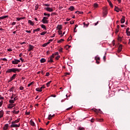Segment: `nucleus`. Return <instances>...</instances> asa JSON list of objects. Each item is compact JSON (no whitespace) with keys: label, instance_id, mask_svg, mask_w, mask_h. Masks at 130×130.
<instances>
[{"label":"nucleus","instance_id":"f257e3e1","mask_svg":"<svg viewBox=\"0 0 130 130\" xmlns=\"http://www.w3.org/2000/svg\"><path fill=\"white\" fill-rule=\"evenodd\" d=\"M20 124H16L14 122H12V125H11V127H20Z\"/></svg>","mask_w":130,"mask_h":130},{"label":"nucleus","instance_id":"f03ea898","mask_svg":"<svg viewBox=\"0 0 130 130\" xmlns=\"http://www.w3.org/2000/svg\"><path fill=\"white\" fill-rule=\"evenodd\" d=\"M16 76H17V74H14L11 78H10V80H9V83L10 82H12L13 80H15V78H16Z\"/></svg>","mask_w":130,"mask_h":130},{"label":"nucleus","instance_id":"7ed1b4c3","mask_svg":"<svg viewBox=\"0 0 130 130\" xmlns=\"http://www.w3.org/2000/svg\"><path fill=\"white\" fill-rule=\"evenodd\" d=\"M21 70L18 69L17 68H12L13 73H17V72H20Z\"/></svg>","mask_w":130,"mask_h":130},{"label":"nucleus","instance_id":"20e7f679","mask_svg":"<svg viewBox=\"0 0 130 130\" xmlns=\"http://www.w3.org/2000/svg\"><path fill=\"white\" fill-rule=\"evenodd\" d=\"M45 10H46L47 12H53V9L50 7L46 8Z\"/></svg>","mask_w":130,"mask_h":130},{"label":"nucleus","instance_id":"39448f33","mask_svg":"<svg viewBox=\"0 0 130 130\" xmlns=\"http://www.w3.org/2000/svg\"><path fill=\"white\" fill-rule=\"evenodd\" d=\"M34 48V46H33L32 45H29L28 51H31V50H33Z\"/></svg>","mask_w":130,"mask_h":130},{"label":"nucleus","instance_id":"423d86ee","mask_svg":"<svg viewBox=\"0 0 130 130\" xmlns=\"http://www.w3.org/2000/svg\"><path fill=\"white\" fill-rule=\"evenodd\" d=\"M41 22H42V23H43V24H48V20H46L45 19H42L41 20Z\"/></svg>","mask_w":130,"mask_h":130},{"label":"nucleus","instance_id":"0eeeda50","mask_svg":"<svg viewBox=\"0 0 130 130\" xmlns=\"http://www.w3.org/2000/svg\"><path fill=\"white\" fill-rule=\"evenodd\" d=\"M125 18V17H124V16H122V18L121 19V24H123V23H124V22H125V20L124 19Z\"/></svg>","mask_w":130,"mask_h":130},{"label":"nucleus","instance_id":"6e6552de","mask_svg":"<svg viewBox=\"0 0 130 130\" xmlns=\"http://www.w3.org/2000/svg\"><path fill=\"white\" fill-rule=\"evenodd\" d=\"M4 116V110H1L0 111V118H2Z\"/></svg>","mask_w":130,"mask_h":130},{"label":"nucleus","instance_id":"1a4fd4ad","mask_svg":"<svg viewBox=\"0 0 130 130\" xmlns=\"http://www.w3.org/2000/svg\"><path fill=\"white\" fill-rule=\"evenodd\" d=\"M55 114H53V115H51V114H50L49 115V116H48V119L49 120H50V119H52V117H54V116H55Z\"/></svg>","mask_w":130,"mask_h":130},{"label":"nucleus","instance_id":"9d476101","mask_svg":"<svg viewBox=\"0 0 130 130\" xmlns=\"http://www.w3.org/2000/svg\"><path fill=\"white\" fill-rule=\"evenodd\" d=\"M28 24H30V25H31V26H34V22H32V20H29L28 21Z\"/></svg>","mask_w":130,"mask_h":130},{"label":"nucleus","instance_id":"9b49d317","mask_svg":"<svg viewBox=\"0 0 130 130\" xmlns=\"http://www.w3.org/2000/svg\"><path fill=\"white\" fill-rule=\"evenodd\" d=\"M122 49V45H120L118 47V52H120Z\"/></svg>","mask_w":130,"mask_h":130},{"label":"nucleus","instance_id":"f8f14e48","mask_svg":"<svg viewBox=\"0 0 130 130\" xmlns=\"http://www.w3.org/2000/svg\"><path fill=\"white\" fill-rule=\"evenodd\" d=\"M36 91H37V92H42V88L40 87V88H37L36 89Z\"/></svg>","mask_w":130,"mask_h":130},{"label":"nucleus","instance_id":"ddd939ff","mask_svg":"<svg viewBox=\"0 0 130 130\" xmlns=\"http://www.w3.org/2000/svg\"><path fill=\"white\" fill-rule=\"evenodd\" d=\"M68 10L73 11H74V10H75V7H74V6H71L70 8H68Z\"/></svg>","mask_w":130,"mask_h":130},{"label":"nucleus","instance_id":"4468645a","mask_svg":"<svg viewBox=\"0 0 130 130\" xmlns=\"http://www.w3.org/2000/svg\"><path fill=\"white\" fill-rule=\"evenodd\" d=\"M9 127V124H6L4 127L3 129L4 130H7L8 129V127Z\"/></svg>","mask_w":130,"mask_h":130},{"label":"nucleus","instance_id":"2eb2a0df","mask_svg":"<svg viewBox=\"0 0 130 130\" xmlns=\"http://www.w3.org/2000/svg\"><path fill=\"white\" fill-rule=\"evenodd\" d=\"M8 17H9V16L8 15H6L4 16H2L0 17V20H4V19H6V18H8Z\"/></svg>","mask_w":130,"mask_h":130},{"label":"nucleus","instance_id":"dca6fc26","mask_svg":"<svg viewBox=\"0 0 130 130\" xmlns=\"http://www.w3.org/2000/svg\"><path fill=\"white\" fill-rule=\"evenodd\" d=\"M40 61L41 63H43L44 62H45L46 61V59L45 58H42L41 60Z\"/></svg>","mask_w":130,"mask_h":130},{"label":"nucleus","instance_id":"f3484780","mask_svg":"<svg viewBox=\"0 0 130 130\" xmlns=\"http://www.w3.org/2000/svg\"><path fill=\"white\" fill-rule=\"evenodd\" d=\"M13 107H14V106H13V104H9L8 106V108H9L10 109L13 108Z\"/></svg>","mask_w":130,"mask_h":130},{"label":"nucleus","instance_id":"a211bd4d","mask_svg":"<svg viewBox=\"0 0 130 130\" xmlns=\"http://www.w3.org/2000/svg\"><path fill=\"white\" fill-rule=\"evenodd\" d=\"M17 59H14V61H12V63L13 64H18V62H17Z\"/></svg>","mask_w":130,"mask_h":130},{"label":"nucleus","instance_id":"6ab92c4d","mask_svg":"<svg viewBox=\"0 0 130 130\" xmlns=\"http://www.w3.org/2000/svg\"><path fill=\"white\" fill-rule=\"evenodd\" d=\"M48 62H53V60L52 59V58H49L48 60Z\"/></svg>","mask_w":130,"mask_h":130},{"label":"nucleus","instance_id":"aec40b11","mask_svg":"<svg viewBox=\"0 0 130 130\" xmlns=\"http://www.w3.org/2000/svg\"><path fill=\"white\" fill-rule=\"evenodd\" d=\"M62 28V27H61V25H59L57 26V29H58L59 30H61Z\"/></svg>","mask_w":130,"mask_h":130},{"label":"nucleus","instance_id":"412c9836","mask_svg":"<svg viewBox=\"0 0 130 130\" xmlns=\"http://www.w3.org/2000/svg\"><path fill=\"white\" fill-rule=\"evenodd\" d=\"M107 10H105L103 13V17H106V16H107Z\"/></svg>","mask_w":130,"mask_h":130},{"label":"nucleus","instance_id":"4be33fe9","mask_svg":"<svg viewBox=\"0 0 130 130\" xmlns=\"http://www.w3.org/2000/svg\"><path fill=\"white\" fill-rule=\"evenodd\" d=\"M19 113H20V111L14 110L13 111V113H14L15 114H18Z\"/></svg>","mask_w":130,"mask_h":130},{"label":"nucleus","instance_id":"5701e85b","mask_svg":"<svg viewBox=\"0 0 130 130\" xmlns=\"http://www.w3.org/2000/svg\"><path fill=\"white\" fill-rule=\"evenodd\" d=\"M41 28H42L43 29H45V30H46V26H45V25H44V24H41Z\"/></svg>","mask_w":130,"mask_h":130},{"label":"nucleus","instance_id":"b1692460","mask_svg":"<svg viewBox=\"0 0 130 130\" xmlns=\"http://www.w3.org/2000/svg\"><path fill=\"white\" fill-rule=\"evenodd\" d=\"M12 72H13V69H8L6 71V73H12Z\"/></svg>","mask_w":130,"mask_h":130},{"label":"nucleus","instance_id":"393cba45","mask_svg":"<svg viewBox=\"0 0 130 130\" xmlns=\"http://www.w3.org/2000/svg\"><path fill=\"white\" fill-rule=\"evenodd\" d=\"M19 121H20V118L17 119V120H16L14 121H12V122H14V123H18V122H19Z\"/></svg>","mask_w":130,"mask_h":130},{"label":"nucleus","instance_id":"a878e982","mask_svg":"<svg viewBox=\"0 0 130 130\" xmlns=\"http://www.w3.org/2000/svg\"><path fill=\"white\" fill-rule=\"evenodd\" d=\"M30 124L31 125H32V126H35V123H34V121H33L32 120H30Z\"/></svg>","mask_w":130,"mask_h":130},{"label":"nucleus","instance_id":"bb28decb","mask_svg":"<svg viewBox=\"0 0 130 130\" xmlns=\"http://www.w3.org/2000/svg\"><path fill=\"white\" fill-rule=\"evenodd\" d=\"M9 103H11V104H13V103H15V101L14 100H10Z\"/></svg>","mask_w":130,"mask_h":130},{"label":"nucleus","instance_id":"cd10ccee","mask_svg":"<svg viewBox=\"0 0 130 130\" xmlns=\"http://www.w3.org/2000/svg\"><path fill=\"white\" fill-rule=\"evenodd\" d=\"M44 16H47V17H50V14H47L46 13H44Z\"/></svg>","mask_w":130,"mask_h":130},{"label":"nucleus","instance_id":"c85d7f7f","mask_svg":"<svg viewBox=\"0 0 130 130\" xmlns=\"http://www.w3.org/2000/svg\"><path fill=\"white\" fill-rule=\"evenodd\" d=\"M47 33V31H43L40 34V35H45Z\"/></svg>","mask_w":130,"mask_h":130},{"label":"nucleus","instance_id":"c756f323","mask_svg":"<svg viewBox=\"0 0 130 130\" xmlns=\"http://www.w3.org/2000/svg\"><path fill=\"white\" fill-rule=\"evenodd\" d=\"M95 60H100V57L99 56H95Z\"/></svg>","mask_w":130,"mask_h":130},{"label":"nucleus","instance_id":"7c9ffc66","mask_svg":"<svg viewBox=\"0 0 130 130\" xmlns=\"http://www.w3.org/2000/svg\"><path fill=\"white\" fill-rule=\"evenodd\" d=\"M114 10L115 11V12H117V13H118L120 11V9L118 8L117 9H115Z\"/></svg>","mask_w":130,"mask_h":130},{"label":"nucleus","instance_id":"2f4dec72","mask_svg":"<svg viewBox=\"0 0 130 130\" xmlns=\"http://www.w3.org/2000/svg\"><path fill=\"white\" fill-rule=\"evenodd\" d=\"M62 41H64V40L61 39L60 40L58 41V43H61V42H62Z\"/></svg>","mask_w":130,"mask_h":130},{"label":"nucleus","instance_id":"473e14b6","mask_svg":"<svg viewBox=\"0 0 130 130\" xmlns=\"http://www.w3.org/2000/svg\"><path fill=\"white\" fill-rule=\"evenodd\" d=\"M51 81H50L49 82H48L47 84H46V86H47V87H49V86H50V83H51Z\"/></svg>","mask_w":130,"mask_h":130},{"label":"nucleus","instance_id":"72a5a7b5","mask_svg":"<svg viewBox=\"0 0 130 130\" xmlns=\"http://www.w3.org/2000/svg\"><path fill=\"white\" fill-rule=\"evenodd\" d=\"M94 8H95V9H96V8H98V4L97 3H95L94 5Z\"/></svg>","mask_w":130,"mask_h":130},{"label":"nucleus","instance_id":"f704fd0d","mask_svg":"<svg viewBox=\"0 0 130 130\" xmlns=\"http://www.w3.org/2000/svg\"><path fill=\"white\" fill-rule=\"evenodd\" d=\"M33 84H34V82H31L30 83L28 84L27 87H30V86H31Z\"/></svg>","mask_w":130,"mask_h":130},{"label":"nucleus","instance_id":"c9c22d12","mask_svg":"<svg viewBox=\"0 0 130 130\" xmlns=\"http://www.w3.org/2000/svg\"><path fill=\"white\" fill-rule=\"evenodd\" d=\"M53 40H52V39H50V40H48V42L47 43V44H49L50 43V42H52Z\"/></svg>","mask_w":130,"mask_h":130},{"label":"nucleus","instance_id":"e433bc0d","mask_svg":"<svg viewBox=\"0 0 130 130\" xmlns=\"http://www.w3.org/2000/svg\"><path fill=\"white\" fill-rule=\"evenodd\" d=\"M48 18H49V17H44L43 18V20H48Z\"/></svg>","mask_w":130,"mask_h":130},{"label":"nucleus","instance_id":"4c0bfd02","mask_svg":"<svg viewBox=\"0 0 130 130\" xmlns=\"http://www.w3.org/2000/svg\"><path fill=\"white\" fill-rule=\"evenodd\" d=\"M48 45V44H47V43H46L43 44L42 46H43V47H46V46H47Z\"/></svg>","mask_w":130,"mask_h":130},{"label":"nucleus","instance_id":"58836bf2","mask_svg":"<svg viewBox=\"0 0 130 130\" xmlns=\"http://www.w3.org/2000/svg\"><path fill=\"white\" fill-rule=\"evenodd\" d=\"M58 33L59 35H61L62 34V31L58 30Z\"/></svg>","mask_w":130,"mask_h":130},{"label":"nucleus","instance_id":"ea45409f","mask_svg":"<svg viewBox=\"0 0 130 130\" xmlns=\"http://www.w3.org/2000/svg\"><path fill=\"white\" fill-rule=\"evenodd\" d=\"M83 25H84V27H88V24H86V23H85V22H83Z\"/></svg>","mask_w":130,"mask_h":130},{"label":"nucleus","instance_id":"a19ab883","mask_svg":"<svg viewBox=\"0 0 130 130\" xmlns=\"http://www.w3.org/2000/svg\"><path fill=\"white\" fill-rule=\"evenodd\" d=\"M77 27H78V25L77 24L75 25V27L74 30V31L75 33H76V32H77V31H76V29L77 28Z\"/></svg>","mask_w":130,"mask_h":130},{"label":"nucleus","instance_id":"79ce46f5","mask_svg":"<svg viewBox=\"0 0 130 130\" xmlns=\"http://www.w3.org/2000/svg\"><path fill=\"white\" fill-rule=\"evenodd\" d=\"M60 57V56H57L56 57H55V59L56 60H58V59H59V58Z\"/></svg>","mask_w":130,"mask_h":130},{"label":"nucleus","instance_id":"37998d69","mask_svg":"<svg viewBox=\"0 0 130 130\" xmlns=\"http://www.w3.org/2000/svg\"><path fill=\"white\" fill-rule=\"evenodd\" d=\"M126 33L127 36H130V31H126Z\"/></svg>","mask_w":130,"mask_h":130},{"label":"nucleus","instance_id":"c03bdc74","mask_svg":"<svg viewBox=\"0 0 130 130\" xmlns=\"http://www.w3.org/2000/svg\"><path fill=\"white\" fill-rule=\"evenodd\" d=\"M70 47H71V46H70V45H66V49H68V48H70Z\"/></svg>","mask_w":130,"mask_h":130},{"label":"nucleus","instance_id":"a18cd8bd","mask_svg":"<svg viewBox=\"0 0 130 130\" xmlns=\"http://www.w3.org/2000/svg\"><path fill=\"white\" fill-rule=\"evenodd\" d=\"M36 32H38V31H40V28H38L37 29H35Z\"/></svg>","mask_w":130,"mask_h":130},{"label":"nucleus","instance_id":"49530a36","mask_svg":"<svg viewBox=\"0 0 130 130\" xmlns=\"http://www.w3.org/2000/svg\"><path fill=\"white\" fill-rule=\"evenodd\" d=\"M76 14H78V15H80V14H82V12H80V11H76Z\"/></svg>","mask_w":130,"mask_h":130},{"label":"nucleus","instance_id":"de8ad7c7","mask_svg":"<svg viewBox=\"0 0 130 130\" xmlns=\"http://www.w3.org/2000/svg\"><path fill=\"white\" fill-rule=\"evenodd\" d=\"M72 120V119L71 118H68L67 119V121H68V122L69 123L70 121H71Z\"/></svg>","mask_w":130,"mask_h":130},{"label":"nucleus","instance_id":"09e8293b","mask_svg":"<svg viewBox=\"0 0 130 130\" xmlns=\"http://www.w3.org/2000/svg\"><path fill=\"white\" fill-rule=\"evenodd\" d=\"M14 91V87H12L10 89V92H13Z\"/></svg>","mask_w":130,"mask_h":130},{"label":"nucleus","instance_id":"8fccbe9b","mask_svg":"<svg viewBox=\"0 0 130 130\" xmlns=\"http://www.w3.org/2000/svg\"><path fill=\"white\" fill-rule=\"evenodd\" d=\"M51 58H54V54H52V55L50 57Z\"/></svg>","mask_w":130,"mask_h":130},{"label":"nucleus","instance_id":"3c124183","mask_svg":"<svg viewBox=\"0 0 130 130\" xmlns=\"http://www.w3.org/2000/svg\"><path fill=\"white\" fill-rule=\"evenodd\" d=\"M3 102H4V101H1V102H0V107H2Z\"/></svg>","mask_w":130,"mask_h":130},{"label":"nucleus","instance_id":"603ef678","mask_svg":"<svg viewBox=\"0 0 130 130\" xmlns=\"http://www.w3.org/2000/svg\"><path fill=\"white\" fill-rule=\"evenodd\" d=\"M109 5L110 6L111 8H113V5H112V3H110Z\"/></svg>","mask_w":130,"mask_h":130},{"label":"nucleus","instance_id":"864d4df0","mask_svg":"<svg viewBox=\"0 0 130 130\" xmlns=\"http://www.w3.org/2000/svg\"><path fill=\"white\" fill-rule=\"evenodd\" d=\"M44 6L46 7H50V4H44Z\"/></svg>","mask_w":130,"mask_h":130},{"label":"nucleus","instance_id":"5fc2aeb1","mask_svg":"<svg viewBox=\"0 0 130 130\" xmlns=\"http://www.w3.org/2000/svg\"><path fill=\"white\" fill-rule=\"evenodd\" d=\"M49 75H50L49 73V72H47L46 74V77H49Z\"/></svg>","mask_w":130,"mask_h":130},{"label":"nucleus","instance_id":"6e6d98bb","mask_svg":"<svg viewBox=\"0 0 130 130\" xmlns=\"http://www.w3.org/2000/svg\"><path fill=\"white\" fill-rule=\"evenodd\" d=\"M16 100H18L17 96H16L15 98H14L13 100L14 101H16Z\"/></svg>","mask_w":130,"mask_h":130},{"label":"nucleus","instance_id":"4d7b16f0","mask_svg":"<svg viewBox=\"0 0 130 130\" xmlns=\"http://www.w3.org/2000/svg\"><path fill=\"white\" fill-rule=\"evenodd\" d=\"M15 96H16V95L13 94L11 97V99H13V98H14V97H15Z\"/></svg>","mask_w":130,"mask_h":130},{"label":"nucleus","instance_id":"13d9d810","mask_svg":"<svg viewBox=\"0 0 130 130\" xmlns=\"http://www.w3.org/2000/svg\"><path fill=\"white\" fill-rule=\"evenodd\" d=\"M19 89H20V90H24V87H23V86H20V87H19Z\"/></svg>","mask_w":130,"mask_h":130},{"label":"nucleus","instance_id":"bf43d9fd","mask_svg":"<svg viewBox=\"0 0 130 130\" xmlns=\"http://www.w3.org/2000/svg\"><path fill=\"white\" fill-rule=\"evenodd\" d=\"M25 114H26V115H30V112H26Z\"/></svg>","mask_w":130,"mask_h":130},{"label":"nucleus","instance_id":"052dcab7","mask_svg":"<svg viewBox=\"0 0 130 130\" xmlns=\"http://www.w3.org/2000/svg\"><path fill=\"white\" fill-rule=\"evenodd\" d=\"M72 108H73V107H71L70 108H68L66 109V110H71V109H72Z\"/></svg>","mask_w":130,"mask_h":130},{"label":"nucleus","instance_id":"680f3d73","mask_svg":"<svg viewBox=\"0 0 130 130\" xmlns=\"http://www.w3.org/2000/svg\"><path fill=\"white\" fill-rule=\"evenodd\" d=\"M2 60H3L4 61H8V59H7V58H4L3 59H2Z\"/></svg>","mask_w":130,"mask_h":130},{"label":"nucleus","instance_id":"e2e57ef3","mask_svg":"<svg viewBox=\"0 0 130 130\" xmlns=\"http://www.w3.org/2000/svg\"><path fill=\"white\" fill-rule=\"evenodd\" d=\"M39 6L36 5L35 8V10L37 11V10H38Z\"/></svg>","mask_w":130,"mask_h":130},{"label":"nucleus","instance_id":"0e129e2a","mask_svg":"<svg viewBox=\"0 0 130 130\" xmlns=\"http://www.w3.org/2000/svg\"><path fill=\"white\" fill-rule=\"evenodd\" d=\"M25 32H26V33H31V30H25Z\"/></svg>","mask_w":130,"mask_h":130},{"label":"nucleus","instance_id":"69168bd1","mask_svg":"<svg viewBox=\"0 0 130 130\" xmlns=\"http://www.w3.org/2000/svg\"><path fill=\"white\" fill-rule=\"evenodd\" d=\"M75 23V21H70V24L71 25H73V24H74Z\"/></svg>","mask_w":130,"mask_h":130},{"label":"nucleus","instance_id":"338daca9","mask_svg":"<svg viewBox=\"0 0 130 130\" xmlns=\"http://www.w3.org/2000/svg\"><path fill=\"white\" fill-rule=\"evenodd\" d=\"M54 54V55H58V52H56Z\"/></svg>","mask_w":130,"mask_h":130},{"label":"nucleus","instance_id":"774afa93","mask_svg":"<svg viewBox=\"0 0 130 130\" xmlns=\"http://www.w3.org/2000/svg\"><path fill=\"white\" fill-rule=\"evenodd\" d=\"M12 50H12V49H11V48H9L8 49V51H10V52L12 51Z\"/></svg>","mask_w":130,"mask_h":130}]
</instances>
